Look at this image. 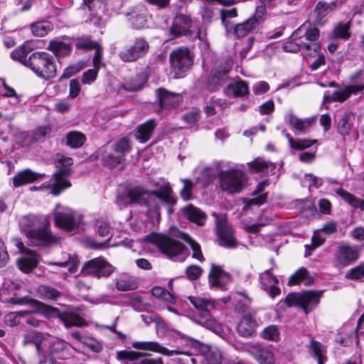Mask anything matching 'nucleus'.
I'll use <instances>...</instances> for the list:
<instances>
[{
	"label": "nucleus",
	"instance_id": "f257e3e1",
	"mask_svg": "<svg viewBox=\"0 0 364 364\" xmlns=\"http://www.w3.org/2000/svg\"><path fill=\"white\" fill-rule=\"evenodd\" d=\"M129 197L132 202L144 203L148 208L147 214L157 220L160 217L161 205L167 208L168 215L173 213L172 207L176 203V198L168 183H165L158 190L151 192L141 188L130 191Z\"/></svg>",
	"mask_w": 364,
	"mask_h": 364
},
{
	"label": "nucleus",
	"instance_id": "f03ea898",
	"mask_svg": "<svg viewBox=\"0 0 364 364\" xmlns=\"http://www.w3.org/2000/svg\"><path fill=\"white\" fill-rule=\"evenodd\" d=\"M18 224L31 245L45 247L58 244L61 240L60 236L53 234L47 228L50 224L49 215L28 214L22 216Z\"/></svg>",
	"mask_w": 364,
	"mask_h": 364
},
{
	"label": "nucleus",
	"instance_id": "7ed1b4c3",
	"mask_svg": "<svg viewBox=\"0 0 364 364\" xmlns=\"http://www.w3.org/2000/svg\"><path fill=\"white\" fill-rule=\"evenodd\" d=\"M26 66L29 68L38 77L45 80L54 78L57 74V65L53 55L43 51L32 53Z\"/></svg>",
	"mask_w": 364,
	"mask_h": 364
},
{
	"label": "nucleus",
	"instance_id": "20e7f679",
	"mask_svg": "<svg viewBox=\"0 0 364 364\" xmlns=\"http://www.w3.org/2000/svg\"><path fill=\"white\" fill-rule=\"evenodd\" d=\"M189 300L197 311L195 314V322L215 333L220 332V323L210 316L211 311L215 308L213 301L194 296L189 297Z\"/></svg>",
	"mask_w": 364,
	"mask_h": 364
},
{
	"label": "nucleus",
	"instance_id": "39448f33",
	"mask_svg": "<svg viewBox=\"0 0 364 364\" xmlns=\"http://www.w3.org/2000/svg\"><path fill=\"white\" fill-rule=\"evenodd\" d=\"M220 186L223 191L229 193H240L246 186V173L237 168L220 171L218 174Z\"/></svg>",
	"mask_w": 364,
	"mask_h": 364
},
{
	"label": "nucleus",
	"instance_id": "423d86ee",
	"mask_svg": "<svg viewBox=\"0 0 364 364\" xmlns=\"http://www.w3.org/2000/svg\"><path fill=\"white\" fill-rule=\"evenodd\" d=\"M73 164V159L70 157L62 156L57 166L58 171L53 175L49 182V186L52 187L50 193L54 196H58L64 189L71 186L70 181L66 178L70 173V166Z\"/></svg>",
	"mask_w": 364,
	"mask_h": 364
},
{
	"label": "nucleus",
	"instance_id": "0eeeda50",
	"mask_svg": "<svg viewBox=\"0 0 364 364\" xmlns=\"http://www.w3.org/2000/svg\"><path fill=\"white\" fill-rule=\"evenodd\" d=\"M266 13L264 6H257L255 13L250 18L242 23L234 25L232 33L237 38H242L255 32L264 21Z\"/></svg>",
	"mask_w": 364,
	"mask_h": 364
},
{
	"label": "nucleus",
	"instance_id": "6e6552de",
	"mask_svg": "<svg viewBox=\"0 0 364 364\" xmlns=\"http://www.w3.org/2000/svg\"><path fill=\"white\" fill-rule=\"evenodd\" d=\"M81 215H75L73 210L68 207L57 205L53 210L54 223L56 227L70 232L81 223Z\"/></svg>",
	"mask_w": 364,
	"mask_h": 364
},
{
	"label": "nucleus",
	"instance_id": "1a4fd4ad",
	"mask_svg": "<svg viewBox=\"0 0 364 364\" xmlns=\"http://www.w3.org/2000/svg\"><path fill=\"white\" fill-rule=\"evenodd\" d=\"M169 59L176 77H181L191 68L193 61L189 49L184 47L173 50L170 53Z\"/></svg>",
	"mask_w": 364,
	"mask_h": 364
},
{
	"label": "nucleus",
	"instance_id": "9d476101",
	"mask_svg": "<svg viewBox=\"0 0 364 364\" xmlns=\"http://www.w3.org/2000/svg\"><path fill=\"white\" fill-rule=\"evenodd\" d=\"M149 49L148 42L142 38H137L132 44L119 51V57L123 62H134L144 57L148 53Z\"/></svg>",
	"mask_w": 364,
	"mask_h": 364
},
{
	"label": "nucleus",
	"instance_id": "9b49d317",
	"mask_svg": "<svg viewBox=\"0 0 364 364\" xmlns=\"http://www.w3.org/2000/svg\"><path fill=\"white\" fill-rule=\"evenodd\" d=\"M151 242L169 258H173L181 254L185 247L179 241L165 235H153Z\"/></svg>",
	"mask_w": 364,
	"mask_h": 364
},
{
	"label": "nucleus",
	"instance_id": "f8f14e48",
	"mask_svg": "<svg viewBox=\"0 0 364 364\" xmlns=\"http://www.w3.org/2000/svg\"><path fill=\"white\" fill-rule=\"evenodd\" d=\"M114 271V267L102 257H97L84 263L82 273L95 277H106Z\"/></svg>",
	"mask_w": 364,
	"mask_h": 364
},
{
	"label": "nucleus",
	"instance_id": "ddd939ff",
	"mask_svg": "<svg viewBox=\"0 0 364 364\" xmlns=\"http://www.w3.org/2000/svg\"><path fill=\"white\" fill-rule=\"evenodd\" d=\"M7 302L16 305L28 304L36 307L38 313L44 315L47 318L55 316L60 318V315L62 312L56 307L46 305L38 300L28 296L20 298L11 297L7 300Z\"/></svg>",
	"mask_w": 364,
	"mask_h": 364
},
{
	"label": "nucleus",
	"instance_id": "4468645a",
	"mask_svg": "<svg viewBox=\"0 0 364 364\" xmlns=\"http://www.w3.org/2000/svg\"><path fill=\"white\" fill-rule=\"evenodd\" d=\"M301 26H304L305 28L301 32V36L305 41V53L306 55H311L317 53L320 49V46L317 43L319 37V31L316 27L311 28L309 22H306Z\"/></svg>",
	"mask_w": 364,
	"mask_h": 364
},
{
	"label": "nucleus",
	"instance_id": "2eb2a0df",
	"mask_svg": "<svg viewBox=\"0 0 364 364\" xmlns=\"http://www.w3.org/2000/svg\"><path fill=\"white\" fill-rule=\"evenodd\" d=\"M141 353L134 350H120L117 352V358L121 364H164L161 358H144L139 359Z\"/></svg>",
	"mask_w": 364,
	"mask_h": 364
},
{
	"label": "nucleus",
	"instance_id": "dca6fc26",
	"mask_svg": "<svg viewBox=\"0 0 364 364\" xmlns=\"http://www.w3.org/2000/svg\"><path fill=\"white\" fill-rule=\"evenodd\" d=\"M192 21L188 16L179 14L175 16L171 26L169 28L170 35L173 38H178L182 36H191V28Z\"/></svg>",
	"mask_w": 364,
	"mask_h": 364
},
{
	"label": "nucleus",
	"instance_id": "f3484780",
	"mask_svg": "<svg viewBox=\"0 0 364 364\" xmlns=\"http://www.w3.org/2000/svg\"><path fill=\"white\" fill-rule=\"evenodd\" d=\"M247 352L256 360L259 364H274V355L269 347L262 344H252L247 347Z\"/></svg>",
	"mask_w": 364,
	"mask_h": 364
},
{
	"label": "nucleus",
	"instance_id": "a211bd4d",
	"mask_svg": "<svg viewBox=\"0 0 364 364\" xmlns=\"http://www.w3.org/2000/svg\"><path fill=\"white\" fill-rule=\"evenodd\" d=\"M216 229L221 245L228 248L236 247V240L233 236L232 229L227 224L225 218L217 217Z\"/></svg>",
	"mask_w": 364,
	"mask_h": 364
},
{
	"label": "nucleus",
	"instance_id": "6ab92c4d",
	"mask_svg": "<svg viewBox=\"0 0 364 364\" xmlns=\"http://www.w3.org/2000/svg\"><path fill=\"white\" fill-rule=\"evenodd\" d=\"M230 68L231 65L228 63L223 69L219 68L213 69L207 80L206 88L212 92L218 90L228 79V73Z\"/></svg>",
	"mask_w": 364,
	"mask_h": 364
},
{
	"label": "nucleus",
	"instance_id": "aec40b11",
	"mask_svg": "<svg viewBox=\"0 0 364 364\" xmlns=\"http://www.w3.org/2000/svg\"><path fill=\"white\" fill-rule=\"evenodd\" d=\"M132 346L138 350H149L167 356L180 354L189 355L187 352L183 353L176 350H168L166 347L161 346L158 342L154 341H136L132 343Z\"/></svg>",
	"mask_w": 364,
	"mask_h": 364
},
{
	"label": "nucleus",
	"instance_id": "412c9836",
	"mask_svg": "<svg viewBox=\"0 0 364 364\" xmlns=\"http://www.w3.org/2000/svg\"><path fill=\"white\" fill-rule=\"evenodd\" d=\"M230 274L223 271L220 266L212 264L209 273V284L210 287L224 289L230 283Z\"/></svg>",
	"mask_w": 364,
	"mask_h": 364
},
{
	"label": "nucleus",
	"instance_id": "4be33fe9",
	"mask_svg": "<svg viewBox=\"0 0 364 364\" xmlns=\"http://www.w3.org/2000/svg\"><path fill=\"white\" fill-rule=\"evenodd\" d=\"M316 117L300 119L289 112L285 117L286 122L293 127L295 134L305 133L316 122Z\"/></svg>",
	"mask_w": 364,
	"mask_h": 364
},
{
	"label": "nucleus",
	"instance_id": "5701e85b",
	"mask_svg": "<svg viewBox=\"0 0 364 364\" xmlns=\"http://www.w3.org/2000/svg\"><path fill=\"white\" fill-rule=\"evenodd\" d=\"M259 279L262 289L264 290L269 296L274 298L280 294V289L275 285L279 281L269 270H265L261 273Z\"/></svg>",
	"mask_w": 364,
	"mask_h": 364
},
{
	"label": "nucleus",
	"instance_id": "b1692460",
	"mask_svg": "<svg viewBox=\"0 0 364 364\" xmlns=\"http://www.w3.org/2000/svg\"><path fill=\"white\" fill-rule=\"evenodd\" d=\"M337 7V2L331 1L326 3L323 1H319L313 11L314 22L316 25H323L324 23L325 17L334 11Z\"/></svg>",
	"mask_w": 364,
	"mask_h": 364
},
{
	"label": "nucleus",
	"instance_id": "393cba45",
	"mask_svg": "<svg viewBox=\"0 0 364 364\" xmlns=\"http://www.w3.org/2000/svg\"><path fill=\"white\" fill-rule=\"evenodd\" d=\"M59 320L65 328L81 327L87 324L85 319L71 307L61 312Z\"/></svg>",
	"mask_w": 364,
	"mask_h": 364
},
{
	"label": "nucleus",
	"instance_id": "a878e982",
	"mask_svg": "<svg viewBox=\"0 0 364 364\" xmlns=\"http://www.w3.org/2000/svg\"><path fill=\"white\" fill-rule=\"evenodd\" d=\"M358 257V250L355 246L342 245L338 247L336 253V259L343 266L349 265L351 262L356 260Z\"/></svg>",
	"mask_w": 364,
	"mask_h": 364
},
{
	"label": "nucleus",
	"instance_id": "bb28decb",
	"mask_svg": "<svg viewBox=\"0 0 364 364\" xmlns=\"http://www.w3.org/2000/svg\"><path fill=\"white\" fill-rule=\"evenodd\" d=\"M323 291H306L301 294L300 307L307 314L319 303Z\"/></svg>",
	"mask_w": 364,
	"mask_h": 364
},
{
	"label": "nucleus",
	"instance_id": "cd10ccee",
	"mask_svg": "<svg viewBox=\"0 0 364 364\" xmlns=\"http://www.w3.org/2000/svg\"><path fill=\"white\" fill-rule=\"evenodd\" d=\"M304 26H300L291 35L292 41L286 43L283 45L282 48L286 52L296 53L300 50L305 52V41L301 36V32L304 29Z\"/></svg>",
	"mask_w": 364,
	"mask_h": 364
},
{
	"label": "nucleus",
	"instance_id": "c85d7f7f",
	"mask_svg": "<svg viewBox=\"0 0 364 364\" xmlns=\"http://www.w3.org/2000/svg\"><path fill=\"white\" fill-rule=\"evenodd\" d=\"M45 177V174L38 173L31 169H25L18 172L13 178V183L15 187H19L26 183H33L39 178Z\"/></svg>",
	"mask_w": 364,
	"mask_h": 364
},
{
	"label": "nucleus",
	"instance_id": "c756f323",
	"mask_svg": "<svg viewBox=\"0 0 364 364\" xmlns=\"http://www.w3.org/2000/svg\"><path fill=\"white\" fill-rule=\"evenodd\" d=\"M257 321L251 314H245L241 318L238 326L237 332L243 337L252 336L256 329Z\"/></svg>",
	"mask_w": 364,
	"mask_h": 364
},
{
	"label": "nucleus",
	"instance_id": "7c9ffc66",
	"mask_svg": "<svg viewBox=\"0 0 364 364\" xmlns=\"http://www.w3.org/2000/svg\"><path fill=\"white\" fill-rule=\"evenodd\" d=\"M159 104L161 108H168L178 104L180 95L175 92H171L164 88L156 90Z\"/></svg>",
	"mask_w": 364,
	"mask_h": 364
},
{
	"label": "nucleus",
	"instance_id": "2f4dec72",
	"mask_svg": "<svg viewBox=\"0 0 364 364\" xmlns=\"http://www.w3.org/2000/svg\"><path fill=\"white\" fill-rule=\"evenodd\" d=\"M184 216L190 221L197 224L198 225H203L207 218L206 214L200 208L189 204L183 209Z\"/></svg>",
	"mask_w": 364,
	"mask_h": 364
},
{
	"label": "nucleus",
	"instance_id": "473e14b6",
	"mask_svg": "<svg viewBox=\"0 0 364 364\" xmlns=\"http://www.w3.org/2000/svg\"><path fill=\"white\" fill-rule=\"evenodd\" d=\"M224 94L229 97H240L248 94L247 84L242 80H236L230 83L223 90Z\"/></svg>",
	"mask_w": 364,
	"mask_h": 364
},
{
	"label": "nucleus",
	"instance_id": "72a5a7b5",
	"mask_svg": "<svg viewBox=\"0 0 364 364\" xmlns=\"http://www.w3.org/2000/svg\"><path fill=\"white\" fill-rule=\"evenodd\" d=\"M38 262L37 255L31 250H28L25 255L17 259L18 268L25 273L32 271L37 266Z\"/></svg>",
	"mask_w": 364,
	"mask_h": 364
},
{
	"label": "nucleus",
	"instance_id": "f704fd0d",
	"mask_svg": "<svg viewBox=\"0 0 364 364\" xmlns=\"http://www.w3.org/2000/svg\"><path fill=\"white\" fill-rule=\"evenodd\" d=\"M155 127V121L149 119L137 127L134 136L140 142L144 143L150 139Z\"/></svg>",
	"mask_w": 364,
	"mask_h": 364
},
{
	"label": "nucleus",
	"instance_id": "c9c22d12",
	"mask_svg": "<svg viewBox=\"0 0 364 364\" xmlns=\"http://www.w3.org/2000/svg\"><path fill=\"white\" fill-rule=\"evenodd\" d=\"M220 19L222 24L224 26L226 34L232 33L234 28V18L237 16V10L236 8L223 9L220 11Z\"/></svg>",
	"mask_w": 364,
	"mask_h": 364
},
{
	"label": "nucleus",
	"instance_id": "e433bc0d",
	"mask_svg": "<svg viewBox=\"0 0 364 364\" xmlns=\"http://www.w3.org/2000/svg\"><path fill=\"white\" fill-rule=\"evenodd\" d=\"M47 50L57 58L65 57L71 51V46L58 39H53L49 41Z\"/></svg>",
	"mask_w": 364,
	"mask_h": 364
},
{
	"label": "nucleus",
	"instance_id": "4c0bfd02",
	"mask_svg": "<svg viewBox=\"0 0 364 364\" xmlns=\"http://www.w3.org/2000/svg\"><path fill=\"white\" fill-rule=\"evenodd\" d=\"M79 259L76 255H70L67 253L62 254V259L58 262H50V265L68 267V271L73 274L77 270Z\"/></svg>",
	"mask_w": 364,
	"mask_h": 364
},
{
	"label": "nucleus",
	"instance_id": "58836bf2",
	"mask_svg": "<svg viewBox=\"0 0 364 364\" xmlns=\"http://www.w3.org/2000/svg\"><path fill=\"white\" fill-rule=\"evenodd\" d=\"M313 282L314 278L309 274L307 270L304 268H301L290 277L289 284L296 285L302 283L306 286H309Z\"/></svg>",
	"mask_w": 364,
	"mask_h": 364
},
{
	"label": "nucleus",
	"instance_id": "ea45409f",
	"mask_svg": "<svg viewBox=\"0 0 364 364\" xmlns=\"http://www.w3.org/2000/svg\"><path fill=\"white\" fill-rule=\"evenodd\" d=\"M355 119V115L351 112H345L340 116L338 122V131L343 136H347L350 134L352 127V121Z\"/></svg>",
	"mask_w": 364,
	"mask_h": 364
},
{
	"label": "nucleus",
	"instance_id": "a19ab883",
	"mask_svg": "<svg viewBox=\"0 0 364 364\" xmlns=\"http://www.w3.org/2000/svg\"><path fill=\"white\" fill-rule=\"evenodd\" d=\"M250 167L256 172H262L265 174L273 173L275 168V164L266 161L262 159H256L252 162L249 163Z\"/></svg>",
	"mask_w": 364,
	"mask_h": 364
},
{
	"label": "nucleus",
	"instance_id": "79ce46f5",
	"mask_svg": "<svg viewBox=\"0 0 364 364\" xmlns=\"http://www.w3.org/2000/svg\"><path fill=\"white\" fill-rule=\"evenodd\" d=\"M53 29V24L48 21H41L31 24V30L33 36L43 37Z\"/></svg>",
	"mask_w": 364,
	"mask_h": 364
},
{
	"label": "nucleus",
	"instance_id": "37998d69",
	"mask_svg": "<svg viewBox=\"0 0 364 364\" xmlns=\"http://www.w3.org/2000/svg\"><path fill=\"white\" fill-rule=\"evenodd\" d=\"M180 235L181 237L190 245L193 251L192 257L200 262H203L205 260V258L202 253L200 245L187 233L181 232Z\"/></svg>",
	"mask_w": 364,
	"mask_h": 364
},
{
	"label": "nucleus",
	"instance_id": "c03bdc74",
	"mask_svg": "<svg viewBox=\"0 0 364 364\" xmlns=\"http://www.w3.org/2000/svg\"><path fill=\"white\" fill-rule=\"evenodd\" d=\"M38 296L43 299L56 300L61 296V292L48 285H41L37 289Z\"/></svg>",
	"mask_w": 364,
	"mask_h": 364
},
{
	"label": "nucleus",
	"instance_id": "a18cd8bd",
	"mask_svg": "<svg viewBox=\"0 0 364 364\" xmlns=\"http://www.w3.org/2000/svg\"><path fill=\"white\" fill-rule=\"evenodd\" d=\"M66 139L67 145L72 148L77 149L84 144L86 137L82 133L73 131L67 134Z\"/></svg>",
	"mask_w": 364,
	"mask_h": 364
},
{
	"label": "nucleus",
	"instance_id": "49530a36",
	"mask_svg": "<svg viewBox=\"0 0 364 364\" xmlns=\"http://www.w3.org/2000/svg\"><path fill=\"white\" fill-rule=\"evenodd\" d=\"M350 23L339 22L335 25L333 37L338 39L348 40L350 37Z\"/></svg>",
	"mask_w": 364,
	"mask_h": 364
},
{
	"label": "nucleus",
	"instance_id": "de8ad7c7",
	"mask_svg": "<svg viewBox=\"0 0 364 364\" xmlns=\"http://www.w3.org/2000/svg\"><path fill=\"white\" fill-rule=\"evenodd\" d=\"M124 161V159L116 154L112 149L103 155L102 158L103 165L110 168H116L118 165L122 164Z\"/></svg>",
	"mask_w": 364,
	"mask_h": 364
},
{
	"label": "nucleus",
	"instance_id": "09e8293b",
	"mask_svg": "<svg viewBox=\"0 0 364 364\" xmlns=\"http://www.w3.org/2000/svg\"><path fill=\"white\" fill-rule=\"evenodd\" d=\"M207 350L204 352L205 364H220L222 361V354L216 347H206Z\"/></svg>",
	"mask_w": 364,
	"mask_h": 364
},
{
	"label": "nucleus",
	"instance_id": "8fccbe9b",
	"mask_svg": "<svg viewBox=\"0 0 364 364\" xmlns=\"http://www.w3.org/2000/svg\"><path fill=\"white\" fill-rule=\"evenodd\" d=\"M144 83L142 77L136 75L124 80L120 87L128 92H136L142 88Z\"/></svg>",
	"mask_w": 364,
	"mask_h": 364
},
{
	"label": "nucleus",
	"instance_id": "3c124183",
	"mask_svg": "<svg viewBox=\"0 0 364 364\" xmlns=\"http://www.w3.org/2000/svg\"><path fill=\"white\" fill-rule=\"evenodd\" d=\"M44 340L43 334L38 331H32L26 334L23 337L24 345L33 344L38 352L40 351L41 344Z\"/></svg>",
	"mask_w": 364,
	"mask_h": 364
},
{
	"label": "nucleus",
	"instance_id": "603ef678",
	"mask_svg": "<svg viewBox=\"0 0 364 364\" xmlns=\"http://www.w3.org/2000/svg\"><path fill=\"white\" fill-rule=\"evenodd\" d=\"M112 149L122 158L124 159L125 155L131 151V146L129 140L126 138H123L116 142L112 146Z\"/></svg>",
	"mask_w": 364,
	"mask_h": 364
},
{
	"label": "nucleus",
	"instance_id": "864d4df0",
	"mask_svg": "<svg viewBox=\"0 0 364 364\" xmlns=\"http://www.w3.org/2000/svg\"><path fill=\"white\" fill-rule=\"evenodd\" d=\"M29 53V48L26 45H22L15 48L11 53V58L14 60H18L26 65V56Z\"/></svg>",
	"mask_w": 364,
	"mask_h": 364
},
{
	"label": "nucleus",
	"instance_id": "5fc2aeb1",
	"mask_svg": "<svg viewBox=\"0 0 364 364\" xmlns=\"http://www.w3.org/2000/svg\"><path fill=\"white\" fill-rule=\"evenodd\" d=\"M336 193L346 203L355 208L359 207L362 201V200L355 198L353 195L343 190V188H338L336 191Z\"/></svg>",
	"mask_w": 364,
	"mask_h": 364
},
{
	"label": "nucleus",
	"instance_id": "6e6d98bb",
	"mask_svg": "<svg viewBox=\"0 0 364 364\" xmlns=\"http://www.w3.org/2000/svg\"><path fill=\"white\" fill-rule=\"evenodd\" d=\"M345 277L349 279L364 282V264L350 269Z\"/></svg>",
	"mask_w": 364,
	"mask_h": 364
},
{
	"label": "nucleus",
	"instance_id": "4d7b16f0",
	"mask_svg": "<svg viewBox=\"0 0 364 364\" xmlns=\"http://www.w3.org/2000/svg\"><path fill=\"white\" fill-rule=\"evenodd\" d=\"M181 181L183 183V187L180 191V196L183 200H189L192 198V190L194 184L189 179H181Z\"/></svg>",
	"mask_w": 364,
	"mask_h": 364
},
{
	"label": "nucleus",
	"instance_id": "13d9d810",
	"mask_svg": "<svg viewBox=\"0 0 364 364\" xmlns=\"http://www.w3.org/2000/svg\"><path fill=\"white\" fill-rule=\"evenodd\" d=\"M262 336L266 340L277 341L279 338V332L275 325L266 327L262 332Z\"/></svg>",
	"mask_w": 364,
	"mask_h": 364
},
{
	"label": "nucleus",
	"instance_id": "bf43d9fd",
	"mask_svg": "<svg viewBox=\"0 0 364 364\" xmlns=\"http://www.w3.org/2000/svg\"><path fill=\"white\" fill-rule=\"evenodd\" d=\"M29 313L30 311H20L9 313L6 316L5 321L7 324H9L11 326H16L20 322V317L24 316Z\"/></svg>",
	"mask_w": 364,
	"mask_h": 364
},
{
	"label": "nucleus",
	"instance_id": "052dcab7",
	"mask_svg": "<svg viewBox=\"0 0 364 364\" xmlns=\"http://www.w3.org/2000/svg\"><path fill=\"white\" fill-rule=\"evenodd\" d=\"M116 288L119 291H130L137 288V283L132 279H121L117 281Z\"/></svg>",
	"mask_w": 364,
	"mask_h": 364
},
{
	"label": "nucleus",
	"instance_id": "680f3d73",
	"mask_svg": "<svg viewBox=\"0 0 364 364\" xmlns=\"http://www.w3.org/2000/svg\"><path fill=\"white\" fill-rule=\"evenodd\" d=\"M83 68L84 64L81 62L77 63L74 65H69L68 67L64 69L63 73L60 76V80L68 79L70 77L75 73L80 72Z\"/></svg>",
	"mask_w": 364,
	"mask_h": 364
},
{
	"label": "nucleus",
	"instance_id": "e2e57ef3",
	"mask_svg": "<svg viewBox=\"0 0 364 364\" xmlns=\"http://www.w3.org/2000/svg\"><path fill=\"white\" fill-rule=\"evenodd\" d=\"M151 294L155 297L160 298L167 302H172L173 300V296L166 289L160 287L152 288Z\"/></svg>",
	"mask_w": 364,
	"mask_h": 364
},
{
	"label": "nucleus",
	"instance_id": "0e129e2a",
	"mask_svg": "<svg viewBox=\"0 0 364 364\" xmlns=\"http://www.w3.org/2000/svg\"><path fill=\"white\" fill-rule=\"evenodd\" d=\"M203 273V269L198 265H190L186 267V275L190 280H196Z\"/></svg>",
	"mask_w": 364,
	"mask_h": 364
},
{
	"label": "nucleus",
	"instance_id": "69168bd1",
	"mask_svg": "<svg viewBox=\"0 0 364 364\" xmlns=\"http://www.w3.org/2000/svg\"><path fill=\"white\" fill-rule=\"evenodd\" d=\"M100 45L90 38H82L76 43V47L79 49L92 50L97 48Z\"/></svg>",
	"mask_w": 364,
	"mask_h": 364
},
{
	"label": "nucleus",
	"instance_id": "338daca9",
	"mask_svg": "<svg viewBox=\"0 0 364 364\" xmlns=\"http://www.w3.org/2000/svg\"><path fill=\"white\" fill-rule=\"evenodd\" d=\"M317 142V140H309V139H298L293 141L291 147L296 150H302L307 149Z\"/></svg>",
	"mask_w": 364,
	"mask_h": 364
},
{
	"label": "nucleus",
	"instance_id": "774afa93",
	"mask_svg": "<svg viewBox=\"0 0 364 364\" xmlns=\"http://www.w3.org/2000/svg\"><path fill=\"white\" fill-rule=\"evenodd\" d=\"M129 21L136 28H142L146 23V18L143 14H133L130 16Z\"/></svg>",
	"mask_w": 364,
	"mask_h": 364
}]
</instances>
